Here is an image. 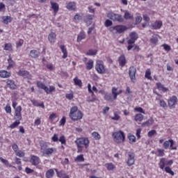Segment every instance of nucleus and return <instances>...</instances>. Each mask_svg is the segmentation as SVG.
Masks as SVG:
<instances>
[{
	"label": "nucleus",
	"instance_id": "1",
	"mask_svg": "<svg viewBox=\"0 0 178 178\" xmlns=\"http://www.w3.org/2000/svg\"><path fill=\"white\" fill-rule=\"evenodd\" d=\"M77 147V154L83 152V149L88 148L90 147V140L87 137L77 138L74 141Z\"/></svg>",
	"mask_w": 178,
	"mask_h": 178
},
{
	"label": "nucleus",
	"instance_id": "2",
	"mask_svg": "<svg viewBox=\"0 0 178 178\" xmlns=\"http://www.w3.org/2000/svg\"><path fill=\"white\" fill-rule=\"evenodd\" d=\"M39 145L40 147V152L44 156H51V155L56 152V148L48 147V143L44 140H40Z\"/></svg>",
	"mask_w": 178,
	"mask_h": 178
},
{
	"label": "nucleus",
	"instance_id": "3",
	"mask_svg": "<svg viewBox=\"0 0 178 178\" xmlns=\"http://www.w3.org/2000/svg\"><path fill=\"white\" fill-rule=\"evenodd\" d=\"M83 112L79 109V107L77 106H74L71 107L70 113H69V118L72 120L73 122H77L79 120H81L83 119Z\"/></svg>",
	"mask_w": 178,
	"mask_h": 178
},
{
	"label": "nucleus",
	"instance_id": "4",
	"mask_svg": "<svg viewBox=\"0 0 178 178\" xmlns=\"http://www.w3.org/2000/svg\"><path fill=\"white\" fill-rule=\"evenodd\" d=\"M36 86L38 88H40L41 90H44L46 94H52V92H55L56 88L54 86H50L48 88L47 86H45L44 83H42L40 81H38L36 83Z\"/></svg>",
	"mask_w": 178,
	"mask_h": 178
},
{
	"label": "nucleus",
	"instance_id": "5",
	"mask_svg": "<svg viewBox=\"0 0 178 178\" xmlns=\"http://www.w3.org/2000/svg\"><path fill=\"white\" fill-rule=\"evenodd\" d=\"M127 160L125 161L127 166H133L136 162V154L134 152L127 153Z\"/></svg>",
	"mask_w": 178,
	"mask_h": 178
},
{
	"label": "nucleus",
	"instance_id": "6",
	"mask_svg": "<svg viewBox=\"0 0 178 178\" xmlns=\"http://www.w3.org/2000/svg\"><path fill=\"white\" fill-rule=\"evenodd\" d=\"M30 163L33 166H36L37 169H42V165H40V163H41V160L40 159V157H38V156L32 155L31 156Z\"/></svg>",
	"mask_w": 178,
	"mask_h": 178
},
{
	"label": "nucleus",
	"instance_id": "7",
	"mask_svg": "<svg viewBox=\"0 0 178 178\" xmlns=\"http://www.w3.org/2000/svg\"><path fill=\"white\" fill-rule=\"evenodd\" d=\"M12 106L15 110L14 116H17L18 119L22 118V106H17V102L16 100L13 101ZM17 106V107H16Z\"/></svg>",
	"mask_w": 178,
	"mask_h": 178
},
{
	"label": "nucleus",
	"instance_id": "8",
	"mask_svg": "<svg viewBox=\"0 0 178 178\" xmlns=\"http://www.w3.org/2000/svg\"><path fill=\"white\" fill-rule=\"evenodd\" d=\"M113 136H114V141H115V143H123V141H124V132L122 131H119L117 132H115Z\"/></svg>",
	"mask_w": 178,
	"mask_h": 178
},
{
	"label": "nucleus",
	"instance_id": "9",
	"mask_svg": "<svg viewBox=\"0 0 178 178\" xmlns=\"http://www.w3.org/2000/svg\"><path fill=\"white\" fill-rule=\"evenodd\" d=\"M51 141L53 143H58L59 141L62 145H66V138L63 135L59 137V134H54L51 137Z\"/></svg>",
	"mask_w": 178,
	"mask_h": 178
},
{
	"label": "nucleus",
	"instance_id": "10",
	"mask_svg": "<svg viewBox=\"0 0 178 178\" xmlns=\"http://www.w3.org/2000/svg\"><path fill=\"white\" fill-rule=\"evenodd\" d=\"M18 76H21L23 79H28V80H31L33 76L30 74V72L26 70H19L17 72Z\"/></svg>",
	"mask_w": 178,
	"mask_h": 178
},
{
	"label": "nucleus",
	"instance_id": "11",
	"mask_svg": "<svg viewBox=\"0 0 178 178\" xmlns=\"http://www.w3.org/2000/svg\"><path fill=\"white\" fill-rule=\"evenodd\" d=\"M95 69L97 73H99V74L105 73V66H104V63H102V61L97 62Z\"/></svg>",
	"mask_w": 178,
	"mask_h": 178
},
{
	"label": "nucleus",
	"instance_id": "12",
	"mask_svg": "<svg viewBox=\"0 0 178 178\" xmlns=\"http://www.w3.org/2000/svg\"><path fill=\"white\" fill-rule=\"evenodd\" d=\"M94 17H95V15L91 14H87L83 17V22L86 24V26H91L92 24Z\"/></svg>",
	"mask_w": 178,
	"mask_h": 178
},
{
	"label": "nucleus",
	"instance_id": "13",
	"mask_svg": "<svg viewBox=\"0 0 178 178\" xmlns=\"http://www.w3.org/2000/svg\"><path fill=\"white\" fill-rule=\"evenodd\" d=\"M172 164H173V160L168 161V159L165 158H162L159 163V167L160 168L162 169V170H163V169H165V165H168L169 166H170V165H172Z\"/></svg>",
	"mask_w": 178,
	"mask_h": 178
},
{
	"label": "nucleus",
	"instance_id": "14",
	"mask_svg": "<svg viewBox=\"0 0 178 178\" xmlns=\"http://www.w3.org/2000/svg\"><path fill=\"white\" fill-rule=\"evenodd\" d=\"M175 145V142L173 141L172 139H170L168 140H165L163 143V147L165 149H168V148H169V146L170 147L171 149H177L176 147H173V145Z\"/></svg>",
	"mask_w": 178,
	"mask_h": 178
},
{
	"label": "nucleus",
	"instance_id": "15",
	"mask_svg": "<svg viewBox=\"0 0 178 178\" xmlns=\"http://www.w3.org/2000/svg\"><path fill=\"white\" fill-rule=\"evenodd\" d=\"M129 37L131 39L127 40V43L128 44H134V42H136V41H137V39L138 38V34H137V33H136V32H131L129 34Z\"/></svg>",
	"mask_w": 178,
	"mask_h": 178
},
{
	"label": "nucleus",
	"instance_id": "16",
	"mask_svg": "<svg viewBox=\"0 0 178 178\" xmlns=\"http://www.w3.org/2000/svg\"><path fill=\"white\" fill-rule=\"evenodd\" d=\"M113 29L115 30V31L119 34H122V33H124V31L127 30V26L124 25H117L114 26Z\"/></svg>",
	"mask_w": 178,
	"mask_h": 178
},
{
	"label": "nucleus",
	"instance_id": "17",
	"mask_svg": "<svg viewBox=\"0 0 178 178\" xmlns=\"http://www.w3.org/2000/svg\"><path fill=\"white\" fill-rule=\"evenodd\" d=\"M136 72H137V69H136V67L134 66H132L129 68V77H130L131 81H133V80H136Z\"/></svg>",
	"mask_w": 178,
	"mask_h": 178
},
{
	"label": "nucleus",
	"instance_id": "18",
	"mask_svg": "<svg viewBox=\"0 0 178 178\" xmlns=\"http://www.w3.org/2000/svg\"><path fill=\"white\" fill-rule=\"evenodd\" d=\"M177 104V97L172 96L169 100H168V106L172 109V108H174L175 105Z\"/></svg>",
	"mask_w": 178,
	"mask_h": 178
},
{
	"label": "nucleus",
	"instance_id": "19",
	"mask_svg": "<svg viewBox=\"0 0 178 178\" xmlns=\"http://www.w3.org/2000/svg\"><path fill=\"white\" fill-rule=\"evenodd\" d=\"M54 170L56 172L57 177L70 178V177L66 174V172H65V170L58 171V169H56V168H54Z\"/></svg>",
	"mask_w": 178,
	"mask_h": 178
},
{
	"label": "nucleus",
	"instance_id": "20",
	"mask_svg": "<svg viewBox=\"0 0 178 178\" xmlns=\"http://www.w3.org/2000/svg\"><path fill=\"white\" fill-rule=\"evenodd\" d=\"M112 20H113L114 22H118V23H123L124 22L123 16L119 14H113L112 15Z\"/></svg>",
	"mask_w": 178,
	"mask_h": 178
},
{
	"label": "nucleus",
	"instance_id": "21",
	"mask_svg": "<svg viewBox=\"0 0 178 178\" xmlns=\"http://www.w3.org/2000/svg\"><path fill=\"white\" fill-rule=\"evenodd\" d=\"M15 119H16V121H15L13 124L10 125V129H16L20 124V120L23 119V117L21 115V118H19L17 116H15Z\"/></svg>",
	"mask_w": 178,
	"mask_h": 178
},
{
	"label": "nucleus",
	"instance_id": "22",
	"mask_svg": "<svg viewBox=\"0 0 178 178\" xmlns=\"http://www.w3.org/2000/svg\"><path fill=\"white\" fill-rule=\"evenodd\" d=\"M6 84L7 87H8L10 90H16V88H17L15 81L12 79H7Z\"/></svg>",
	"mask_w": 178,
	"mask_h": 178
},
{
	"label": "nucleus",
	"instance_id": "23",
	"mask_svg": "<svg viewBox=\"0 0 178 178\" xmlns=\"http://www.w3.org/2000/svg\"><path fill=\"white\" fill-rule=\"evenodd\" d=\"M12 76V73L6 70H0V77L1 79H8Z\"/></svg>",
	"mask_w": 178,
	"mask_h": 178
},
{
	"label": "nucleus",
	"instance_id": "24",
	"mask_svg": "<svg viewBox=\"0 0 178 178\" xmlns=\"http://www.w3.org/2000/svg\"><path fill=\"white\" fill-rule=\"evenodd\" d=\"M8 65L7 66V70H10V69H13L15 66H16V63L12 59V57L9 56L8 59Z\"/></svg>",
	"mask_w": 178,
	"mask_h": 178
},
{
	"label": "nucleus",
	"instance_id": "25",
	"mask_svg": "<svg viewBox=\"0 0 178 178\" xmlns=\"http://www.w3.org/2000/svg\"><path fill=\"white\" fill-rule=\"evenodd\" d=\"M123 91L122 90H118L116 88H113L112 89V95H113V99H116L118 98V95H120Z\"/></svg>",
	"mask_w": 178,
	"mask_h": 178
},
{
	"label": "nucleus",
	"instance_id": "26",
	"mask_svg": "<svg viewBox=\"0 0 178 178\" xmlns=\"http://www.w3.org/2000/svg\"><path fill=\"white\" fill-rule=\"evenodd\" d=\"M51 9H53L54 12V16L59 12V4L56 2L50 1Z\"/></svg>",
	"mask_w": 178,
	"mask_h": 178
},
{
	"label": "nucleus",
	"instance_id": "27",
	"mask_svg": "<svg viewBox=\"0 0 178 178\" xmlns=\"http://www.w3.org/2000/svg\"><path fill=\"white\" fill-rule=\"evenodd\" d=\"M1 19H2V23H3V24H9V23H12L13 20V17L8 15L3 16Z\"/></svg>",
	"mask_w": 178,
	"mask_h": 178
},
{
	"label": "nucleus",
	"instance_id": "28",
	"mask_svg": "<svg viewBox=\"0 0 178 178\" xmlns=\"http://www.w3.org/2000/svg\"><path fill=\"white\" fill-rule=\"evenodd\" d=\"M66 8L68 10H76V2L74 1H70L67 6H66Z\"/></svg>",
	"mask_w": 178,
	"mask_h": 178
},
{
	"label": "nucleus",
	"instance_id": "29",
	"mask_svg": "<svg viewBox=\"0 0 178 178\" xmlns=\"http://www.w3.org/2000/svg\"><path fill=\"white\" fill-rule=\"evenodd\" d=\"M29 56H31L33 59H36V58L40 56V51L35 49L31 50L29 52Z\"/></svg>",
	"mask_w": 178,
	"mask_h": 178
},
{
	"label": "nucleus",
	"instance_id": "30",
	"mask_svg": "<svg viewBox=\"0 0 178 178\" xmlns=\"http://www.w3.org/2000/svg\"><path fill=\"white\" fill-rule=\"evenodd\" d=\"M55 175V168H51L46 172V178H52Z\"/></svg>",
	"mask_w": 178,
	"mask_h": 178
},
{
	"label": "nucleus",
	"instance_id": "31",
	"mask_svg": "<svg viewBox=\"0 0 178 178\" xmlns=\"http://www.w3.org/2000/svg\"><path fill=\"white\" fill-rule=\"evenodd\" d=\"M60 49H61V52L63 54L62 56L63 59H66V58H67V49H66V46L61 44L60 45Z\"/></svg>",
	"mask_w": 178,
	"mask_h": 178
},
{
	"label": "nucleus",
	"instance_id": "32",
	"mask_svg": "<svg viewBox=\"0 0 178 178\" xmlns=\"http://www.w3.org/2000/svg\"><path fill=\"white\" fill-rule=\"evenodd\" d=\"M124 19H125V20H133V19H134V15L129 13V10H125Z\"/></svg>",
	"mask_w": 178,
	"mask_h": 178
},
{
	"label": "nucleus",
	"instance_id": "33",
	"mask_svg": "<svg viewBox=\"0 0 178 178\" xmlns=\"http://www.w3.org/2000/svg\"><path fill=\"white\" fill-rule=\"evenodd\" d=\"M149 42L153 47H155L158 44V35H154L149 39Z\"/></svg>",
	"mask_w": 178,
	"mask_h": 178
},
{
	"label": "nucleus",
	"instance_id": "34",
	"mask_svg": "<svg viewBox=\"0 0 178 178\" xmlns=\"http://www.w3.org/2000/svg\"><path fill=\"white\" fill-rule=\"evenodd\" d=\"M48 40L51 44H54V42H55L56 40V34H55L54 32H51L49 34Z\"/></svg>",
	"mask_w": 178,
	"mask_h": 178
},
{
	"label": "nucleus",
	"instance_id": "35",
	"mask_svg": "<svg viewBox=\"0 0 178 178\" xmlns=\"http://www.w3.org/2000/svg\"><path fill=\"white\" fill-rule=\"evenodd\" d=\"M88 91L90 94H92V95H94V92H98V89H97V87L92 86L91 89V84H88Z\"/></svg>",
	"mask_w": 178,
	"mask_h": 178
},
{
	"label": "nucleus",
	"instance_id": "36",
	"mask_svg": "<svg viewBox=\"0 0 178 178\" xmlns=\"http://www.w3.org/2000/svg\"><path fill=\"white\" fill-rule=\"evenodd\" d=\"M86 40V33L84 31H81L77 36L76 41L77 42H80L81 40Z\"/></svg>",
	"mask_w": 178,
	"mask_h": 178
},
{
	"label": "nucleus",
	"instance_id": "37",
	"mask_svg": "<svg viewBox=\"0 0 178 178\" xmlns=\"http://www.w3.org/2000/svg\"><path fill=\"white\" fill-rule=\"evenodd\" d=\"M154 124V118H150L146 122L142 124V127H147V126H152Z\"/></svg>",
	"mask_w": 178,
	"mask_h": 178
},
{
	"label": "nucleus",
	"instance_id": "38",
	"mask_svg": "<svg viewBox=\"0 0 178 178\" xmlns=\"http://www.w3.org/2000/svg\"><path fill=\"white\" fill-rule=\"evenodd\" d=\"M86 70H91V69L94 67V60L90 59L87 63H86Z\"/></svg>",
	"mask_w": 178,
	"mask_h": 178
},
{
	"label": "nucleus",
	"instance_id": "39",
	"mask_svg": "<svg viewBox=\"0 0 178 178\" xmlns=\"http://www.w3.org/2000/svg\"><path fill=\"white\" fill-rule=\"evenodd\" d=\"M156 86L158 90H159L160 91H163V92H168V91H169V89L168 88H165L163 85H162V83L159 82L156 83Z\"/></svg>",
	"mask_w": 178,
	"mask_h": 178
},
{
	"label": "nucleus",
	"instance_id": "40",
	"mask_svg": "<svg viewBox=\"0 0 178 178\" xmlns=\"http://www.w3.org/2000/svg\"><path fill=\"white\" fill-rule=\"evenodd\" d=\"M74 83L75 86H78L80 88L83 87V82L77 76L74 78Z\"/></svg>",
	"mask_w": 178,
	"mask_h": 178
},
{
	"label": "nucleus",
	"instance_id": "41",
	"mask_svg": "<svg viewBox=\"0 0 178 178\" xmlns=\"http://www.w3.org/2000/svg\"><path fill=\"white\" fill-rule=\"evenodd\" d=\"M152 27L154 30H158L162 27L161 21H156L154 24L152 25Z\"/></svg>",
	"mask_w": 178,
	"mask_h": 178
},
{
	"label": "nucleus",
	"instance_id": "42",
	"mask_svg": "<svg viewBox=\"0 0 178 178\" xmlns=\"http://www.w3.org/2000/svg\"><path fill=\"white\" fill-rule=\"evenodd\" d=\"M4 51L12 52V51H13V46H12V43H6L4 44Z\"/></svg>",
	"mask_w": 178,
	"mask_h": 178
},
{
	"label": "nucleus",
	"instance_id": "43",
	"mask_svg": "<svg viewBox=\"0 0 178 178\" xmlns=\"http://www.w3.org/2000/svg\"><path fill=\"white\" fill-rule=\"evenodd\" d=\"M92 137L94 138L96 141H99L101 140V135L99 134L97 131H93L92 133Z\"/></svg>",
	"mask_w": 178,
	"mask_h": 178
},
{
	"label": "nucleus",
	"instance_id": "44",
	"mask_svg": "<svg viewBox=\"0 0 178 178\" xmlns=\"http://www.w3.org/2000/svg\"><path fill=\"white\" fill-rule=\"evenodd\" d=\"M97 52H98V50L97 49H89L86 53V55H87L88 56H94V55H97Z\"/></svg>",
	"mask_w": 178,
	"mask_h": 178
},
{
	"label": "nucleus",
	"instance_id": "45",
	"mask_svg": "<svg viewBox=\"0 0 178 178\" xmlns=\"http://www.w3.org/2000/svg\"><path fill=\"white\" fill-rule=\"evenodd\" d=\"M119 64L122 67L126 65V57H124V56L122 55L119 58Z\"/></svg>",
	"mask_w": 178,
	"mask_h": 178
},
{
	"label": "nucleus",
	"instance_id": "46",
	"mask_svg": "<svg viewBox=\"0 0 178 178\" xmlns=\"http://www.w3.org/2000/svg\"><path fill=\"white\" fill-rule=\"evenodd\" d=\"M144 119V115L141 113H138L135 115V120L136 122H143V120Z\"/></svg>",
	"mask_w": 178,
	"mask_h": 178
},
{
	"label": "nucleus",
	"instance_id": "47",
	"mask_svg": "<svg viewBox=\"0 0 178 178\" xmlns=\"http://www.w3.org/2000/svg\"><path fill=\"white\" fill-rule=\"evenodd\" d=\"M84 161L85 159L83 154H79L74 159L75 162H84Z\"/></svg>",
	"mask_w": 178,
	"mask_h": 178
},
{
	"label": "nucleus",
	"instance_id": "48",
	"mask_svg": "<svg viewBox=\"0 0 178 178\" xmlns=\"http://www.w3.org/2000/svg\"><path fill=\"white\" fill-rule=\"evenodd\" d=\"M145 77V79H147V80H152V76H151V70L149 68L147 69Z\"/></svg>",
	"mask_w": 178,
	"mask_h": 178
},
{
	"label": "nucleus",
	"instance_id": "49",
	"mask_svg": "<svg viewBox=\"0 0 178 178\" xmlns=\"http://www.w3.org/2000/svg\"><path fill=\"white\" fill-rule=\"evenodd\" d=\"M136 17L135 20V25L137 26V24H140L141 22L143 21V17L140 15V14H136Z\"/></svg>",
	"mask_w": 178,
	"mask_h": 178
},
{
	"label": "nucleus",
	"instance_id": "50",
	"mask_svg": "<svg viewBox=\"0 0 178 178\" xmlns=\"http://www.w3.org/2000/svg\"><path fill=\"white\" fill-rule=\"evenodd\" d=\"M15 154L17 156H19V158H24L26 153L24 152V151L18 150L17 152H15Z\"/></svg>",
	"mask_w": 178,
	"mask_h": 178
},
{
	"label": "nucleus",
	"instance_id": "51",
	"mask_svg": "<svg viewBox=\"0 0 178 178\" xmlns=\"http://www.w3.org/2000/svg\"><path fill=\"white\" fill-rule=\"evenodd\" d=\"M159 105H160V106L163 108V109H168V104H166V102H165V100L160 99L159 100Z\"/></svg>",
	"mask_w": 178,
	"mask_h": 178
},
{
	"label": "nucleus",
	"instance_id": "52",
	"mask_svg": "<svg viewBox=\"0 0 178 178\" xmlns=\"http://www.w3.org/2000/svg\"><path fill=\"white\" fill-rule=\"evenodd\" d=\"M65 98L67 99H69V101H72L74 98V93L73 92H71L70 93H67L65 95Z\"/></svg>",
	"mask_w": 178,
	"mask_h": 178
},
{
	"label": "nucleus",
	"instance_id": "53",
	"mask_svg": "<svg viewBox=\"0 0 178 178\" xmlns=\"http://www.w3.org/2000/svg\"><path fill=\"white\" fill-rule=\"evenodd\" d=\"M4 111H6V113L8 114L12 113V107H10V104H7L6 106L4 107Z\"/></svg>",
	"mask_w": 178,
	"mask_h": 178
},
{
	"label": "nucleus",
	"instance_id": "54",
	"mask_svg": "<svg viewBox=\"0 0 178 178\" xmlns=\"http://www.w3.org/2000/svg\"><path fill=\"white\" fill-rule=\"evenodd\" d=\"M0 161L3 163L6 166H8V168H12V165H9V161L2 157H0Z\"/></svg>",
	"mask_w": 178,
	"mask_h": 178
},
{
	"label": "nucleus",
	"instance_id": "55",
	"mask_svg": "<svg viewBox=\"0 0 178 178\" xmlns=\"http://www.w3.org/2000/svg\"><path fill=\"white\" fill-rule=\"evenodd\" d=\"M56 118H58V114H56V113H52L49 115V119L50 122H54L55 119H56Z\"/></svg>",
	"mask_w": 178,
	"mask_h": 178
},
{
	"label": "nucleus",
	"instance_id": "56",
	"mask_svg": "<svg viewBox=\"0 0 178 178\" xmlns=\"http://www.w3.org/2000/svg\"><path fill=\"white\" fill-rule=\"evenodd\" d=\"M24 44V40L23 39H19L18 41L16 42V47L20 48Z\"/></svg>",
	"mask_w": 178,
	"mask_h": 178
},
{
	"label": "nucleus",
	"instance_id": "57",
	"mask_svg": "<svg viewBox=\"0 0 178 178\" xmlns=\"http://www.w3.org/2000/svg\"><path fill=\"white\" fill-rule=\"evenodd\" d=\"M165 171L166 172V173H169V175H171V176H175V172L172 170L170 167H165Z\"/></svg>",
	"mask_w": 178,
	"mask_h": 178
},
{
	"label": "nucleus",
	"instance_id": "58",
	"mask_svg": "<svg viewBox=\"0 0 178 178\" xmlns=\"http://www.w3.org/2000/svg\"><path fill=\"white\" fill-rule=\"evenodd\" d=\"M113 120H119L120 119V113L115 112L114 116L112 118Z\"/></svg>",
	"mask_w": 178,
	"mask_h": 178
},
{
	"label": "nucleus",
	"instance_id": "59",
	"mask_svg": "<svg viewBox=\"0 0 178 178\" xmlns=\"http://www.w3.org/2000/svg\"><path fill=\"white\" fill-rule=\"evenodd\" d=\"M5 10H6L5 3H3V2H0V12H5Z\"/></svg>",
	"mask_w": 178,
	"mask_h": 178
},
{
	"label": "nucleus",
	"instance_id": "60",
	"mask_svg": "<svg viewBox=\"0 0 178 178\" xmlns=\"http://www.w3.org/2000/svg\"><path fill=\"white\" fill-rule=\"evenodd\" d=\"M25 172H26V175H30V174L34 172V170H33V169H31V168H30L29 167H26L25 168Z\"/></svg>",
	"mask_w": 178,
	"mask_h": 178
},
{
	"label": "nucleus",
	"instance_id": "61",
	"mask_svg": "<svg viewBox=\"0 0 178 178\" xmlns=\"http://www.w3.org/2000/svg\"><path fill=\"white\" fill-rule=\"evenodd\" d=\"M128 138L130 143H136V136L134 135H130Z\"/></svg>",
	"mask_w": 178,
	"mask_h": 178
},
{
	"label": "nucleus",
	"instance_id": "62",
	"mask_svg": "<svg viewBox=\"0 0 178 178\" xmlns=\"http://www.w3.org/2000/svg\"><path fill=\"white\" fill-rule=\"evenodd\" d=\"M12 148L14 151V152H17L18 149H19V146H17V144L14 143L12 145Z\"/></svg>",
	"mask_w": 178,
	"mask_h": 178
},
{
	"label": "nucleus",
	"instance_id": "63",
	"mask_svg": "<svg viewBox=\"0 0 178 178\" xmlns=\"http://www.w3.org/2000/svg\"><path fill=\"white\" fill-rule=\"evenodd\" d=\"M154 134H156V131L152 129L148 132L147 136L148 137H152Z\"/></svg>",
	"mask_w": 178,
	"mask_h": 178
},
{
	"label": "nucleus",
	"instance_id": "64",
	"mask_svg": "<svg viewBox=\"0 0 178 178\" xmlns=\"http://www.w3.org/2000/svg\"><path fill=\"white\" fill-rule=\"evenodd\" d=\"M104 26L106 27H110V26H112V21H111L109 19H106L104 23Z\"/></svg>",
	"mask_w": 178,
	"mask_h": 178
}]
</instances>
